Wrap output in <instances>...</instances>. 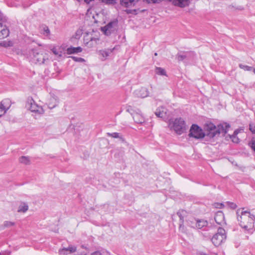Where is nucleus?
<instances>
[{"instance_id":"7ed1b4c3","label":"nucleus","mask_w":255,"mask_h":255,"mask_svg":"<svg viewBox=\"0 0 255 255\" xmlns=\"http://www.w3.org/2000/svg\"><path fill=\"white\" fill-rule=\"evenodd\" d=\"M169 126L171 129H173L178 134H182L185 129V122L181 118L176 119L172 123L170 122Z\"/></svg>"},{"instance_id":"4be33fe9","label":"nucleus","mask_w":255,"mask_h":255,"mask_svg":"<svg viewBox=\"0 0 255 255\" xmlns=\"http://www.w3.org/2000/svg\"><path fill=\"white\" fill-rule=\"evenodd\" d=\"M140 93H136V95L141 98H144L147 96L148 95V91L145 88H141L139 91H137Z\"/></svg>"},{"instance_id":"6e6552de","label":"nucleus","mask_w":255,"mask_h":255,"mask_svg":"<svg viewBox=\"0 0 255 255\" xmlns=\"http://www.w3.org/2000/svg\"><path fill=\"white\" fill-rule=\"evenodd\" d=\"M26 106L32 112L40 115L44 113L42 107L38 106L32 99L28 100Z\"/></svg>"},{"instance_id":"a878e982","label":"nucleus","mask_w":255,"mask_h":255,"mask_svg":"<svg viewBox=\"0 0 255 255\" xmlns=\"http://www.w3.org/2000/svg\"><path fill=\"white\" fill-rule=\"evenodd\" d=\"M155 73L161 76L166 75V72L164 69L161 67H156L155 68Z\"/></svg>"},{"instance_id":"09e8293b","label":"nucleus","mask_w":255,"mask_h":255,"mask_svg":"<svg viewBox=\"0 0 255 255\" xmlns=\"http://www.w3.org/2000/svg\"><path fill=\"white\" fill-rule=\"evenodd\" d=\"M154 55H155V56H157V53H154Z\"/></svg>"},{"instance_id":"79ce46f5","label":"nucleus","mask_w":255,"mask_h":255,"mask_svg":"<svg viewBox=\"0 0 255 255\" xmlns=\"http://www.w3.org/2000/svg\"><path fill=\"white\" fill-rule=\"evenodd\" d=\"M126 111H127V112L130 113L132 115V117H133V114H134V113H135L134 112L132 113L133 110H132V108H131V107H130V106H128V107Z\"/></svg>"},{"instance_id":"423d86ee","label":"nucleus","mask_w":255,"mask_h":255,"mask_svg":"<svg viewBox=\"0 0 255 255\" xmlns=\"http://www.w3.org/2000/svg\"><path fill=\"white\" fill-rule=\"evenodd\" d=\"M188 135L189 137H192L196 139H200L205 137V133L199 126L197 125L193 124L190 129Z\"/></svg>"},{"instance_id":"c756f323","label":"nucleus","mask_w":255,"mask_h":255,"mask_svg":"<svg viewBox=\"0 0 255 255\" xmlns=\"http://www.w3.org/2000/svg\"><path fill=\"white\" fill-rule=\"evenodd\" d=\"M92 255H111L110 254L106 251L101 253L100 252H95L92 254Z\"/></svg>"},{"instance_id":"bb28decb","label":"nucleus","mask_w":255,"mask_h":255,"mask_svg":"<svg viewBox=\"0 0 255 255\" xmlns=\"http://www.w3.org/2000/svg\"><path fill=\"white\" fill-rule=\"evenodd\" d=\"M107 135L109 136H111L113 138H120L122 141L124 140V138L122 136H120L119 133L118 132H113V133H107Z\"/></svg>"},{"instance_id":"f257e3e1","label":"nucleus","mask_w":255,"mask_h":255,"mask_svg":"<svg viewBox=\"0 0 255 255\" xmlns=\"http://www.w3.org/2000/svg\"><path fill=\"white\" fill-rule=\"evenodd\" d=\"M244 208L239 209L237 211V219L240 226L246 230H252L254 228L255 216L248 211H244Z\"/></svg>"},{"instance_id":"c85d7f7f","label":"nucleus","mask_w":255,"mask_h":255,"mask_svg":"<svg viewBox=\"0 0 255 255\" xmlns=\"http://www.w3.org/2000/svg\"><path fill=\"white\" fill-rule=\"evenodd\" d=\"M15 225L14 222H12L10 221H5L3 223V226L4 228H8L12 226H13Z\"/></svg>"},{"instance_id":"de8ad7c7","label":"nucleus","mask_w":255,"mask_h":255,"mask_svg":"<svg viewBox=\"0 0 255 255\" xmlns=\"http://www.w3.org/2000/svg\"><path fill=\"white\" fill-rule=\"evenodd\" d=\"M23 6L24 7H27L28 5H26V4H25L24 3L23 4Z\"/></svg>"},{"instance_id":"a211bd4d","label":"nucleus","mask_w":255,"mask_h":255,"mask_svg":"<svg viewBox=\"0 0 255 255\" xmlns=\"http://www.w3.org/2000/svg\"><path fill=\"white\" fill-rule=\"evenodd\" d=\"M82 51V48L81 47H74L71 46L67 48V53L68 54H75L81 52Z\"/></svg>"},{"instance_id":"f03ea898","label":"nucleus","mask_w":255,"mask_h":255,"mask_svg":"<svg viewBox=\"0 0 255 255\" xmlns=\"http://www.w3.org/2000/svg\"><path fill=\"white\" fill-rule=\"evenodd\" d=\"M230 128V125L227 123L221 124L216 127L214 124L210 123L206 126V128L208 131L207 135L210 138L219 136L220 133L225 135Z\"/></svg>"},{"instance_id":"37998d69","label":"nucleus","mask_w":255,"mask_h":255,"mask_svg":"<svg viewBox=\"0 0 255 255\" xmlns=\"http://www.w3.org/2000/svg\"><path fill=\"white\" fill-rule=\"evenodd\" d=\"M215 207L217 208H222L224 206V204L223 203H215Z\"/></svg>"},{"instance_id":"9d476101","label":"nucleus","mask_w":255,"mask_h":255,"mask_svg":"<svg viewBox=\"0 0 255 255\" xmlns=\"http://www.w3.org/2000/svg\"><path fill=\"white\" fill-rule=\"evenodd\" d=\"M175 6L180 7H185L188 6L190 3V0H168Z\"/></svg>"},{"instance_id":"1a4fd4ad","label":"nucleus","mask_w":255,"mask_h":255,"mask_svg":"<svg viewBox=\"0 0 255 255\" xmlns=\"http://www.w3.org/2000/svg\"><path fill=\"white\" fill-rule=\"evenodd\" d=\"M195 56V53L192 51H184L178 53L176 55V59L178 62L184 61V60H191Z\"/></svg>"},{"instance_id":"cd10ccee","label":"nucleus","mask_w":255,"mask_h":255,"mask_svg":"<svg viewBox=\"0 0 255 255\" xmlns=\"http://www.w3.org/2000/svg\"><path fill=\"white\" fill-rule=\"evenodd\" d=\"M19 161L20 163L25 164H28L29 163V158L27 157L22 156L19 158Z\"/></svg>"},{"instance_id":"9b49d317","label":"nucleus","mask_w":255,"mask_h":255,"mask_svg":"<svg viewBox=\"0 0 255 255\" xmlns=\"http://www.w3.org/2000/svg\"><path fill=\"white\" fill-rule=\"evenodd\" d=\"M9 34V29L6 25H3L0 22V39L7 37Z\"/></svg>"},{"instance_id":"4468645a","label":"nucleus","mask_w":255,"mask_h":255,"mask_svg":"<svg viewBox=\"0 0 255 255\" xmlns=\"http://www.w3.org/2000/svg\"><path fill=\"white\" fill-rule=\"evenodd\" d=\"M138 1V0H121L120 4L122 6L128 7L134 6Z\"/></svg>"},{"instance_id":"f8f14e48","label":"nucleus","mask_w":255,"mask_h":255,"mask_svg":"<svg viewBox=\"0 0 255 255\" xmlns=\"http://www.w3.org/2000/svg\"><path fill=\"white\" fill-rule=\"evenodd\" d=\"M76 251V248L75 247L69 246L68 248H63L59 250V253L60 255H65L74 253Z\"/></svg>"},{"instance_id":"49530a36","label":"nucleus","mask_w":255,"mask_h":255,"mask_svg":"<svg viewBox=\"0 0 255 255\" xmlns=\"http://www.w3.org/2000/svg\"><path fill=\"white\" fill-rule=\"evenodd\" d=\"M177 215H178V216L179 217L180 220H183V216L181 215V214L180 212H178L177 213Z\"/></svg>"},{"instance_id":"72a5a7b5","label":"nucleus","mask_w":255,"mask_h":255,"mask_svg":"<svg viewBox=\"0 0 255 255\" xmlns=\"http://www.w3.org/2000/svg\"><path fill=\"white\" fill-rule=\"evenodd\" d=\"M71 57L73 60L76 62H82L85 61V60L81 57H77L75 56H71Z\"/></svg>"},{"instance_id":"dca6fc26","label":"nucleus","mask_w":255,"mask_h":255,"mask_svg":"<svg viewBox=\"0 0 255 255\" xmlns=\"http://www.w3.org/2000/svg\"><path fill=\"white\" fill-rule=\"evenodd\" d=\"M224 219V214L222 211L217 212L214 217L215 222L219 225L221 224Z\"/></svg>"},{"instance_id":"ddd939ff","label":"nucleus","mask_w":255,"mask_h":255,"mask_svg":"<svg viewBox=\"0 0 255 255\" xmlns=\"http://www.w3.org/2000/svg\"><path fill=\"white\" fill-rule=\"evenodd\" d=\"M166 111L167 110L166 108L163 107H160L156 110L155 114L157 117L164 118L166 116Z\"/></svg>"},{"instance_id":"8fccbe9b","label":"nucleus","mask_w":255,"mask_h":255,"mask_svg":"<svg viewBox=\"0 0 255 255\" xmlns=\"http://www.w3.org/2000/svg\"><path fill=\"white\" fill-rule=\"evenodd\" d=\"M79 2H80L81 1H82V0H77Z\"/></svg>"},{"instance_id":"a18cd8bd","label":"nucleus","mask_w":255,"mask_h":255,"mask_svg":"<svg viewBox=\"0 0 255 255\" xmlns=\"http://www.w3.org/2000/svg\"><path fill=\"white\" fill-rule=\"evenodd\" d=\"M239 131L238 129H236L234 131L233 135H234L235 136H236V135L237 136V134L239 133Z\"/></svg>"},{"instance_id":"6ab92c4d","label":"nucleus","mask_w":255,"mask_h":255,"mask_svg":"<svg viewBox=\"0 0 255 255\" xmlns=\"http://www.w3.org/2000/svg\"><path fill=\"white\" fill-rule=\"evenodd\" d=\"M208 225V222L203 219L197 220L196 222L195 227L197 229H201Z\"/></svg>"},{"instance_id":"a19ab883","label":"nucleus","mask_w":255,"mask_h":255,"mask_svg":"<svg viewBox=\"0 0 255 255\" xmlns=\"http://www.w3.org/2000/svg\"><path fill=\"white\" fill-rule=\"evenodd\" d=\"M227 203L229 207L233 209H235L237 208V205L234 203L228 202Z\"/></svg>"},{"instance_id":"2eb2a0df","label":"nucleus","mask_w":255,"mask_h":255,"mask_svg":"<svg viewBox=\"0 0 255 255\" xmlns=\"http://www.w3.org/2000/svg\"><path fill=\"white\" fill-rule=\"evenodd\" d=\"M9 101L7 99L3 100L0 104V117L3 115L6 111L8 109L9 107H6L4 106L7 103H8Z\"/></svg>"},{"instance_id":"39448f33","label":"nucleus","mask_w":255,"mask_h":255,"mask_svg":"<svg viewBox=\"0 0 255 255\" xmlns=\"http://www.w3.org/2000/svg\"><path fill=\"white\" fill-rule=\"evenodd\" d=\"M29 57L36 63L42 64L45 60V57L37 48L32 49L29 51Z\"/></svg>"},{"instance_id":"58836bf2","label":"nucleus","mask_w":255,"mask_h":255,"mask_svg":"<svg viewBox=\"0 0 255 255\" xmlns=\"http://www.w3.org/2000/svg\"><path fill=\"white\" fill-rule=\"evenodd\" d=\"M6 20V17L4 15V14L0 11V21L4 22Z\"/></svg>"},{"instance_id":"f704fd0d","label":"nucleus","mask_w":255,"mask_h":255,"mask_svg":"<svg viewBox=\"0 0 255 255\" xmlns=\"http://www.w3.org/2000/svg\"><path fill=\"white\" fill-rule=\"evenodd\" d=\"M249 145L250 146V147L252 148V149L255 152V140H251L249 143Z\"/></svg>"},{"instance_id":"aec40b11","label":"nucleus","mask_w":255,"mask_h":255,"mask_svg":"<svg viewBox=\"0 0 255 255\" xmlns=\"http://www.w3.org/2000/svg\"><path fill=\"white\" fill-rule=\"evenodd\" d=\"M85 39H84L85 44L89 47H92L97 44V42L99 41L98 37H91L89 41L85 42Z\"/></svg>"},{"instance_id":"c03bdc74","label":"nucleus","mask_w":255,"mask_h":255,"mask_svg":"<svg viewBox=\"0 0 255 255\" xmlns=\"http://www.w3.org/2000/svg\"><path fill=\"white\" fill-rule=\"evenodd\" d=\"M52 52L55 54V55H58V52L57 51V50L56 48H53L52 49Z\"/></svg>"},{"instance_id":"f3484780","label":"nucleus","mask_w":255,"mask_h":255,"mask_svg":"<svg viewBox=\"0 0 255 255\" xmlns=\"http://www.w3.org/2000/svg\"><path fill=\"white\" fill-rule=\"evenodd\" d=\"M132 118L134 121L137 124H142L144 122V119L143 116L138 113H134Z\"/></svg>"},{"instance_id":"b1692460","label":"nucleus","mask_w":255,"mask_h":255,"mask_svg":"<svg viewBox=\"0 0 255 255\" xmlns=\"http://www.w3.org/2000/svg\"><path fill=\"white\" fill-rule=\"evenodd\" d=\"M58 103L55 97H52L50 99L49 103L48 104V107L50 109H53L55 107Z\"/></svg>"},{"instance_id":"473e14b6","label":"nucleus","mask_w":255,"mask_h":255,"mask_svg":"<svg viewBox=\"0 0 255 255\" xmlns=\"http://www.w3.org/2000/svg\"><path fill=\"white\" fill-rule=\"evenodd\" d=\"M230 137L232 141L234 143H238L240 141L239 138L236 135H230Z\"/></svg>"},{"instance_id":"c9c22d12","label":"nucleus","mask_w":255,"mask_h":255,"mask_svg":"<svg viewBox=\"0 0 255 255\" xmlns=\"http://www.w3.org/2000/svg\"><path fill=\"white\" fill-rule=\"evenodd\" d=\"M125 11L128 14H137V10L136 9H126Z\"/></svg>"},{"instance_id":"e433bc0d","label":"nucleus","mask_w":255,"mask_h":255,"mask_svg":"<svg viewBox=\"0 0 255 255\" xmlns=\"http://www.w3.org/2000/svg\"><path fill=\"white\" fill-rule=\"evenodd\" d=\"M10 42H6L5 41H1L0 42V45L3 47H7L10 46V44H9Z\"/></svg>"},{"instance_id":"412c9836","label":"nucleus","mask_w":255,"mask_h":255,"mask_svg":"<svg viewBox=\"0 0 255 255\" xmlns=\"http://www.w3.org/2000/svg\"><path fill=\"white\" fill-rule=\"evenodd\" d=\"M28 209V206L27 203L22 202L18 207V212H26Z\"/></svg>"},{"instance_id":"ea45409f","label":"nucleus","mask_w":255,"mask_h":255,"mask_svg":"<svg viewBox=\"0 0 255 255\" xmlns=\"http://www.w3.org/2000/svg\"><path fill=\"white\" fill-rule=\"evenodd\" d=\"M43 31L44 32V34H46V35L50 34V30L47 26H45L44 27Z\"/></svg>"},{"instance_id":"0eeeda50","label":"nucleus","mask_w":255,"mask_h":255,"mask_svg":"<svg viewBox=\"0 0 255 255\" xmlns=\"http://www.w3.org/2000/svg\"><path fill=\"white\" fill-rule=\"evenodd\" d=\"M118 29V21L114 20L109 22L106 25L101 28V31L107 36L117 31Z\"/></svg>"},{"instance_id":"7c9ffc66","label":"nucleus","mask_w":255,"mask_h":255,"mask_svg":"<svg viewBox=\"0 0 255 255\" xmlns=\"http://www.w3.org/2000/svg\"><path fill=\"white\" fill-rule=\"evenodd\" d=\"M82 34V30L78 29L76 31L75 34L74 35V37L76 39H79Z\"/></svg>"},{"instance_id":"393cba45","label":"nucleus","mask_w":255,"mask_h":255,"mask_svg":"<svg viewBox=\"0 0 255 255\" xmlns=\"http://www.w3.org/2000/svg\"><path fill=\"white\" fill-rule=\"evenodd\" d=\"M239 66L241 69H242L245 71H252L255 74V68L253 67L245 65L242 64H239Z\"/></svg>"},{"instance_id":"5701e85b","label":"nucleus","mask_w":255,"mask_h":255,"mask_svg":"<svg viewBox=\"0 0 255 255\" xmlns=\"http://www.w3.org/2000/svg\"><path fill=\"white\" fill-rule=\"evenodd\" d=\"M114 48L113 49H107L106 50H100L99 53L101 55H102L104 57H107L109 56L110 54H111Z\"/></svg>"},{"instance_id":"20e7f679","label":"nucleus","mask_w":255,"mask_h":255,"mask_svg":"<svg viewBox=\"0 0 255 255\" xmlns=\"http://www.w3.org/2000/svg\"><path fill=\"white\" fill-rule=\"evenodd\" d=\"M226 239L225 230L222 228H219L217 233L213 236L211 241L215 246H220Z\"/></svg>"},{"instance_id":"4c0bfd02","label":"nucleus","mask_w":255,"mask_h":255,"mask_svg":"<svg viewBox=\"0 0 255 255\" xmlns=\"http://www.w3.org/2000/svg\"><path fill=\"white\" fill-rule=\"evenodd\" d=\"M249 128L253 133H255V124H250Z\"/></svg>"},{"instance_id":"2f4dec72","label":"nucleus","mask_w":255,"mask_h":255,"mask_svg":"<svg viewBox=\"0 0 255 255\" xmlns=\"http://www.w3.org/2000/svg\"><path fill=\"white\" fill-rule=\"evenodd\" d=\"M99 0L103 2L107 3V4H114L116 3V0Z\"/></svg>"}]
</instances>
